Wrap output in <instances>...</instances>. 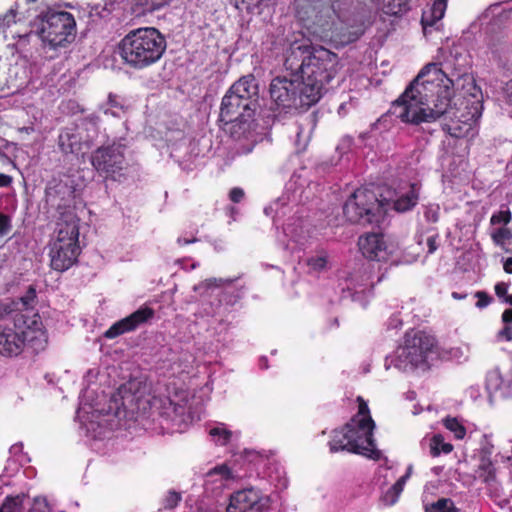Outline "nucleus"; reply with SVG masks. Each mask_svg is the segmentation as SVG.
I'll list each match as a JSON object with an SVG mask.
<instances>
[{
    "instance_id": "37998d69",
    "label": "nucleus",
    "mask_w": 512,
    "mask_h": 512,
    "mask_svg": "<svg viewBox=\"0 0 512 512\" xmlns=\"http://www.w3.org/2000/svg\"><path fill=\"white\" fill-rule=\"evenodd\" d=\"M384 2H387V4L390 6V5H393V6H397L398 9L397 10H394V9H390V13L392 14H398V13H401L403 11L402 9V5L404 4L403 0H383Z\"/></svg>"
},
{
    "instance_id": "393cba45",
    "label": "nucleus",
    "mask_w": 512,
    "mask_h": 512,
    "mask_svg": "<svg viewBox=\"0 0 512 512\" xmlns=\"http://www.w3.org/2000/svg\"><path fill=\"white\" fill-rule=\"evenodd\" d=\"M172 0H135V5L141 13H151L168 5Z\"/></svg>"
},
{
    "instance_id": "f03ea898",
    "label": "nucleus",
    "mask_w": 512,
    "mask_h": 512,
    "mask_svg": "<svg viewBox=\"0 0 512 512\" xmlns=\"http://www.w3.org/2000/svg\"><path fill=\"white\" fill-rule=\"evenodd\" d=\"M285 67L298 72L305 85V97L310 102H318L326 85L338 72V56L323 47L298 45L292 47L285 60Z\"/></svg>"
},
{
    "instance_id": "2eb2a0df",
    "label": "nucleus",
    "mask_w": 512,
    "mask_h": 512,
    "mask_svg": "<svg viewBox=\"0 0 512 512\" xmlns=\"http://www.w3.org/2000/svg\"><path fill=\"white\" fill-rule=\"evenodd\" d=\"M154 317V310L148 306L140 307L129 316L115 322L104 336L108 339L116 338L124 333L136 330L140 325L148 322Z\"/></svg>"
},
{
    "instance_id": "e433bc0d",
    "label": "nucleus",
    "mask_w": 512,
    "mask_h": 512,
    "mask_svg": "<svg viewBox=\"0 0 512 512\" xmlns=\"http://www.w3.org/2000/svg\"><path fill=\"white\" fill-rule=\"evenodd\" d=\"M16 8H10L4 15H0V27H9L16 21Z\"/></svg>"
},
{
    "instance_id": "4d7b16f0",
    "label": "nucleus",
    "mask_w": 512,
    "mask_h": 512,
    "mask_svg": "<svg viewBox=\"0 0 512 512\" xmlns=\"http://www.w3.org/2000/svg\"><path fill=\"white\" fill-rule=\"evenodd\" d=\"M246 0H235V6L239 8V3L244 4Z\"/></svg>"
},
{
    "instance_id": "6ab92c4d",
    "label": "nucleus",
    "mask_w": 512,
    "mask_h": 512,
    "mask_svg": "<svg viewBox=\"0 0 512 512\" xmlns=\"http://www.w3.org/2000/svg\"><path fill=\"white\" fill-rule=\"evenodd\" d=\"M235 479V475L227 464L217 465L210 469L205 476V485H215V488L221 489L230 480Z\"/></svg>"
},
{
    "instance_id": "a878e982",
    "label": "nucleus",
    "mask_w": 512,
    "mask_h": 512,
    "mask_svg": "<svg viewBox=\"0 0 512 512\" xmlns=\"http://www.w3.org/2000/svg\"><path fill=\"white\" fill-rule=\"evenodd\" d=\"M443 424L446 429L454 434V437L458 440H462L466 435V428L464 425L454 417H446L443 420Z\"/></svg>"
},
{
    "instance_id": "ddd939ff",
    "label": "nucleus",
    "mask_w": 512,
    "mask_h": 512,
    "mask_svg": "<svg viewBox=\"0 0 512 512\" xmlns=\"http://www.w3.org/2000/svg\"><path fill=\"white\" fill-rule=\"evenodd\" d=\"M269 506V498L255 488L239 490L230 496L227 512H247L251 509L264 511Z\"/></svg>"
},
{
    "instance_id": "9d476101",
    "label": "nucleus",
    "mask_w": 512,
    "mask_h": 512,
    "mask_svg": "<svg viewBox=\"0 0 512 512\" xmlns=\"http://www.w3.org/2000/svg\"><path fill=\"white\" fill-rule=\"evenodd\" d=\"M270 97L279 108L291 109L310 107L316 102H310L305 97V85L298 74H292L290 78L278 76L270 83Z\"/></svg>"
},
{
    "instance_id": "bb28decb",
    "label": "nucleus",
    "mask_w": 512,
    "mask_h": 512,
    "mask_svg": "<svg viewBox=\"0 0 512 512\" xmlns=\"http://www.w3.org/2000/svg\"><path fill=\"white\" fill-rule=\"evenodd\" d=\"M456 509L454 502L449 498H441L425 506V512H455Z\"/></svg>"
},
{
    "instance_id": "6e6d98bb",
    "label": "nucleus",
    "mask_w": 512,
    "mask_h": 512,
    "mask_svg": "<svg viewBox=\"0 0 512 512\" xmlns=\"http://www.w3.org/2000/svg\"><path fill=\"white\" fill-rule=\"evenodd\" d=\"M504 301L508 303L509 305H512V295H506L504 298Z\"/></svg>"
},
{
    "instance_id": "dca6fc26",
    "label": "nucleus",
    "mask_w": 512,
    "mask_h": 512,
    "mask_svg": "<svg viewBox=\"0 0 512 512\" xmlns=\"http://www.w3.org/2000/svg\"><path fill=\"white\" fill-rule=\"evenodd\" d=\"M358 247L362 255L369 260L383 261L390 254L383 235L379 233H368L360 236Z\"/></svg>"
},
{
    "instance_id": "864d4df0",
    "label": "nucleus",
    "mask_w": 512,
    "mask_h": 512,
    "mask_svg": "<svg viewBox=\"0 0 512 512\" xmlns=\"http://www.w3.org/2000/svg\"><path fill=\"white\" fill-rule=\"evenodd\" d=\"M452 297H453L454 299L461 300V299H464V298L466 297V295H462V294H460V293H458V292H453V293H452Z\"/></svg>"
},
{
    "instance_id": "a211bd4d",
    "label": "nucleus",
    "mask_w": 512,
    "mask_h": 512,
    "mask_svg": "<svg viewBox=\"0 0 512 512\" xmlns=\"http://www.w3.org/2000/svg\"><path fill=\"white\" fill-rule=\"evenodd\" d=\"M15 325L13 328L0 326V354L13 357L18 356L24 350V342L20 339Z\"/></svg>"
},
{
    "instance_id": "13d9d810",
    "label": "nucleus",
    "mask_w": 512,
    "mask_h": 512,
    "mask_svg": "<svg viewBox=\"0 0 512 512\" xmlns=\"http://www.w3.org/2000/svg\"><path fill=\"white\" fill-rule=\"evenodd\" d=\"M29 2H35L36 0H28Z\"/></svg>"
},
{
    "instance_id": "0eeeda50",
    "label": "nucleus",
    "mask_w": 512,
    "mask_h": 512,
    "mask_svg": "<svg viewBox=\"0 0 512 512\" xmlns=\"http://www.w3.org/2000/svg\"><path fill=\"white\" fill-rule=\"evenodd\" d=\"M36 31L45 44L61 47L74 40L76 21L69 12L48 10L38 17Z\"/></svg>"
},
{
    "instance_id": "2f4dec72",
    "label": "nucleus",
    "mask_w": 512,
    "mask_h": 512,
    "mask_svg": "<svg viewBox=\"0 0 512 512\" xmlns=\"http://www.w3.org/2000/svg\"><path fill=\"white\" fill-rule=\"evenodd\" d=\"M491 236L497 245H503L507 240L512 238V233L508 228L502 227L495 229Z\"/></svg>"
},
{
    "instance_id": "8fccbe9b",
    "label": "nucleus",
    "mask_w": 512,
    "mask_h": 512,
    "mask_svg": "<svg viewBox=\"0 0 512 512\" xmlns=\"http://www.w3.org/2000/svg\"><path fill=\"white\" fill-rule=\"evenodd\" d=\"M503 269L506 273L512 274V257H509L505 260Z\"/></svg>"
},
{
    "instance_id": "1a4fd4ad",
    "label": "nucleus",
    "mask_w": 512,
    "mask_h": 512,
    "mask_svg": "<svg viewBox=\"0 0 512 512\" xmlns=\"http://www.w3.org/2000/svg\"><path fill=\"white\" fill-rule=\"evenodd\" d=\"M126 151L127 146L122 141L102 145L92 152L91 165L99 175L116 180L128 167Z\"/></svg>"
},
{
    "instance_id": "cd10ccee",
    "label": "nucleus",
    "mask_w": 512,
    "mask_h": 512,
    "mask_svg": "<svg viewBox=\"0 0 512 512\" xmlns=\"http://www.w3.org/2000/svg\"><path fill=\"white\" fill-rule=\"evenodd\" d=\"M233 279H223V278H209L199 283L194 287L196 292H201L202 290H209L213 288H219L225 285H231L233 283Z\"/></svg>"
},
{
    "instance_id": "de8ad7c7",
    "label": "nucleus",
    "mask_w": 512,
    "mask_h": 512,
    "mask_svg": "<svg viewBox=\"0 0 512 512\" xmlns=\"http://www.w3.org/2000/svg\"><path fill=\"white\" fill-rule=\"evenodd\" d=\"M501 320L503 324H512V308L504 310Z\"/></svg>"
},
{
    "instance_id": "7c9ffc66",
    "label": "nucleus",
    "mask_w": 512,
    "mask_h": 512,
    "mask_svg": "<svg viewBox=\"0 0 512 512\" xmlns=\"http://www.w3.org/2000/svg\"><path fill=\"white\" fill-rule=\"evenodd\" d=\"M325 39L333 42L335 44L344 45L351 41L350 37H346L344 34L338 32V28L335 30H327L325 31V35L323 36Z\"/></svg>"
},
{
    "instance_id": "c9c22d12",
    "label": "nucleus",
    "mask_w": 512,
    "mask_h": 512,
    "mask_svg": "<svg viewBox=\"0 0 512 512\" xmlns=\"http://www.w3.org/2000/svg\"><path fill=\"white\" fill-rule=\"evenodd\" d=\"M12 229V219L9 215L0 212V237L6 236Z\"/></svg>"
},
{
    "instance_id": "a18cd8bd",
    "label": "nucleus",
    "mask_w": 512,
    "mask_h": 512,
    "mask_svg": "<svg viewBox=\"0 0 512 512\" xmlns=\"http://www.w3.org/2000/svg\"><path fill=\"white\" fill-rule=\"evenodd\" d=\"M36 297V291L33 287H29L27 295L22 298L23 304L28 305L30 301H33Z\"/></svg>"
},
{
    "instance_id": "603ef678",
    "label": "nucleus",
    "mask_w": 512,
    "mask_h": 512,
    "mask_svg": "<svg viewBox=\"0 0 512 512\" xmlns=\"http://www.w3.org/2000/svg\"><path fill=\"white\" fill-rule=\"evenodd\" d=\"M0 512H12L11 505L6 503L3 504V506L0 508Z\"/></svg>"
},
{
    "instance_id": "4be33fe9",
    "label": "nucleus",
    "mask_w": 512,
    "mask_h": 512,
    "mask_svg": "<svg viewBox=\"0 0 512 512\" xmlns=\"http://www.w3.org/2000/svg\"><path fill=\"white\" fill-rule=\"evenodd\" d=\"M58 145L60 150L65 154L78 153L81 150V142L78 136L68 130H64L60 133Z\"/></svg>"
},
{
    "instance_id": "c03bdc74",
    "label": "nucleus",
    "mask_w": 512,
    "mask_h": 512,
    "mask_svg": "<svg viewBox=\"0 0 512 512\" xmlns=\"http://www.w3.org/2000/svg\"><path fill=\"white\" fill-rule=\"evenodd\" d=\"M507 291H508V286L507 284L501 282V283H497L495 285V293L498 297L502 298V297H506L507 294Z\"/></svg>"
},
{
    "instance_id": "39448f33",
    "label": "nucleus",
    "mask_w": 512,
    "mask_h": 512,
    "mask_svg": "<svg viewBox=\"0 0 512 512\" xmlns=\"http://www.w3.org/2000/svg\"><path fill=\"white\" fill-rule=\"evenodd\" d=\"M55 233V238L50 243V266L63 272L76 263L80 254L79 218L72 210L60 214Z\"/></svg>"
},
{
    "instance_id": "79ce46f5",
    "label": "nucleus",
    "mask_w": 512,
    "mask_h": 512,
    "mask_svg": "<svg viewBox=\"0 0 512 512\" xmlns=\"http://www.w3.org/2000/svg\"><path fill=\"white\" fill-rule=\"evenodd\" d=\"M244 190L240 187H234L229 192V198L234 203H239L244 199Z\"/></svg>"
},
{
    "instance_id": "412c9836",
    "label": "nucleus",
    "mask_w": 512,
    "mask_h": 512,
    "mask_svg": "<svg viewBox=\"0 0 512 512\" xmlns=\"http://www.w3.org/2000/svg\"><path fill=\"white\" fill-rule=\"evenodd\" d=\"M413 466L409 465L406 472L401 476L394 485H392L383 495L382 500L387 505H393L397 502L400 494L402 493L407 480L411 477Z\"/></svg>"
},
{
    "instance_id": "f3484780",
    "label": "nucleus",
    "mask_w": 512,
    "mask_h": 512,
    "mask_svg": "<svg viewBox=\"0 0 512 512\" xmlns=\"http://www.w3.org/2000/svg\"><path fill=\"white\" fill-rule=\"evenodd\" d=\"M420 185L418 183L404 182L394 189L391 199L393 208L397 212H407L416 206L419 200Z\"/></svg>"
},
{
    "instance_id": "c756f323",
    "label": "nucleus",
    "mask_w": 512,
    "mask_h": 512,
    "mask_svg": "<svg viewBox=\"0 0 512 512\" xmlns=\"http://www.w3.org/2000/svg\"><path fill=\"white\" fill-rule=\"evenodd\" d=\"M478 477L482 479L484 482H489L494 479V468L491 462L483 461L478 470Z\"/></svg>"
},
{
    "instance_id": "b1692460",
    "label": "nucleus",
    "mask_w": 512,
    "mask_h": 512,
    "mask_svg": "<svg viewBox=\"0 0 512 512\" xmlns=\"http://www.w3.org/2000/svg\"><path fill=\"white\" fill-rule=\"evenodd\" d=\"M209 435L216 444L226 445L232 437V431H230L225 424L218 423L209 430Z\"/></svg>"
},
{
    "instance_id": "4c0bfd02",
    "label": "nucleus",
    "mask_w": 512,
    "mask_h": 512,
    "mask_svg": "<svg viewBox=\"0 0 512 512\" xmlns=\"http://www.w3.org/2000/svg\"><path fill=\"white\" fill-rule=\"evenodd\" d=\"M181 501V495L178 492L170 491L164 499V507L166 509L175 508Z\"/></svg>"
},
{
    "instance_id": "c85d7f7f",
    "label": "nucleus",
    "mask_w": 512,
    "mask_h": 512,
    "mask_svg": "<svg viewBox=\"0 0 512 512\" xmlns=\"http://www.w3.org/2000/svg\"><path fill=\"white\" fill-rule=\"evenodd\" d=\"M307 266L312 271L321 272V271L327 269V266H328L327 256L325 254L312 256L307 259Z\"/></svg>"
},
{
    "instance_id": "3c124183",
    "label": "nucleus",
    "mask_w": 512,
    "mask_h": 512,
    "mask_svg": "<svg viewBox=\"0 0 512 512\" xmlns=\"http://www.w3.org/2000/svg\"><path fill=\"white\" fill-rule=\"evenodd\" d=\"M23 444L22 443H16L10 447V453L13 455H17L18 453L22 452Z\"/></svg>"
},
{
    "instance_id": "72a5a7b5",
    "label": "nucleus",
    "mask_w": 512,
    "mask_h": 512,
    "mask_svg": "<svg viewBox=\"0 0 512 512\" xmlns=\"http://www.w3.org/2000/svg\"><path fill=\"white\" fill-rule=\"evenodd\" d=\"M108 104L110 105V108L106 109L105 113H110L113 116H118L119 111L123 110V106L120 104L119 98L116 95H109Z\"/></svg>"
},
{
    "instance_id": "f257e3e1",
    "label": "nucleus",
    "mask_w": 512,
    "mask_h": 512,
    "mask_svg": "<svg viewBox=\"0 0 512 512\" xmlns=\"http://www.w3.org/2000/svg\"><path fill=\"white\" fill-rule=\"evenodd\" d=\"M450 84H453L452 80L439 64H427L392 103L389 113L409 124L433 122L444 117L443 130L449 135L455 138L474 137L482 115V102L477 96L471 95L459 106L456 102L452 106Z\"/></svg>"
},
{
    "instance_id": "a19ab883",
    "label": "nucleus",
    "mask_w": 512,
    "mask_h": 512,
    "mask_svg": "<svg viewBox=\"0 0 512 512\" xmlns=\"http://www.w3.org/2000/svg\"><path fill=\"white\" fill-rule=\"evenodd\" d=\"M475 297L478 299L476 306L480 309L487 307L492 301V298L483 291L476 292Z\"/></svg>"
},
{
    "instance_id": "473e14b6",
    "label": "nucleus",
    "mask_w": 512,
    "mask_h": 512,
    "mask_svg": "<svg viewBox=\"0 0 512 512\" xmlns=\"http://www.w3.org/2000/svg\"><path fill=\"white\" fill-rule=\"evenodd\" d=\"M511 221V212L507 210H501L494 213L490 218V223L492 225L497 224H508Z\"/></svg>"
},
{
    "instance_id": "ea45409f",
    "label": "nucleus",
    "mask_w": 512,
    "mask_h": 512,
    "mask_svg": "<svg viewBox=\"0 0 512 512\" xmlns=\"http://www.w3.org/2000/svg\"><path fill=\"white\" fill-rule=\"evenodd\" d=\"M440 236L438 233L430 235L426 240L428 254H433L439 247Z\"/></svg>"
},
{
    "instance_id": "f704fd0d",
    "label": "nucleus",
    "mask_w": 512,
    "mask_h": 512,
    "mask_svg": "<svg viewBox=\"0 0 512 512\" xmlns=\"http://www.w3.org/2000/svg\"><path fill=\"white\" fill-rule=\"evenodd\" d=\"M439 211L438 205H428L424 208V217L428 222L436 223L439 220Z\"/></svg>"
},
{
    "instance_id": "49530a36",
    "label": "nucleus",
    "mask_w": 512,
    "mask_h": 512,
    "mask_svg": "<svg viewBox=\"0 0 512 512\" xmlns=\"http://www.w3.org/2000/svg\"><path fill=\"white\" fill-rule=\"evenodd\" d=\"M12 177L6 174L0 173V188L9 187L12 184Z\"/></svg>"
},
{
    "instance_id": "09e8293b",
    "label": "nucleus",
    "mask_w": 512,
    "mask_h": 512,
    "mask_svg": "<svg viewBox=\"0 0 512 512\" xmlns=\"http://www.w3.org/2000/svg\"><path fill=\"white\" fill-rule=\"evenodd\" d=\"M196 241H197V239L195 237H193V238H186V237H182L181 236V237H178V239H177V243L179 245H187V244L194 243Z\"/></svg>"
},
{
    "instance_id": "58836bf2",
    "label": "nucleus",
    "mask_w": 512,
    "mask_h": 512,
    "mask_svg": "<svg viewBox=\"0 0 512 512\" xmlns=\"http://www.w3.org/2000/svg\"><path fill=\"white\" fill-rule=\"evenodd\" d=\"M496 338L498 341H512V324H504L503 328L497 332Z\"/></svg>"
},
{
    "instance_id": "20e7f679",
    "label": "nucleus",
    "mask_w": 512,
    "mask_h": 512,
    "mask_svg": "<svg viewBox=\"0 0 512 512\" xmlns=\"http://www.w3.org/2000/svg\"><path fill=\"white\" fill-rule=\"evenodd\" d=\"M164 35L154 27L131 30L119 43V55L124 64L136 69H145L158 62L166 51Z\"/></svg>"
},
{
    "instance_id": "bf43d9fd",
    "label": "nucleus",
    "mask_w": 512,
    "mask_h": 512,
    "mask_svg": "<svg viewBox=\"0 0 512 512\" xmlns=\"http://www.w3.org/2000/svg\"><path fill=\"white\" fill-rule=\"evenodd\" d=\"M455 512H459V510H458V509H456V510H455Z\"/></svg>"
},
{
    "instance_id": "6e6552de",
    "label": "nucleus",
    "mask_w": 512,
    "mask_h": 512,
    "mask_svg": "<svg viewBox=\"0 0 512 512\" xmlns=\"http://www.w3.org/2000/svg\"><path fill=\"white\" fill-rule=\"evenodd\" d=\"M244 103L228 93L221 102L219 120L230 125L228 131L235 140L255 141L256 123L254 117L244 116Z\"/></svg>"
},
{
    "instance_id": "5701e85b",
    "label": "nucleus",
    "mask_w": 512,
    "mask_h": 512,
    "mask_svg": "<svg viewBox=\"0 0 512 512\" xmlns=\"http://www.w3.org/2000/svg\"><path fill=\"white\" fill-rule=\"evenodd\" d=\"M430 454L432 457H438L440 454H449L453 450V445L445 442L441 434L432 436L429 442Z\"/></svg>"
},
{
    "instance_id": "423d86ee",
    "label": "nucleus",
    "mask_w": 512,
    "mask_h": 512,
    "mask_svg": "<svg viewBox=\"0 0 512 512\" xmlns=\"http://www.w3.org/2000/svg\"><path fill=\"white\" fill-rule=\"evenodd\" d=\"M436 350L437 341L434 336L422 330L411 329L405 333L403 344L387 362L403 372L417 368L427 369Z\"/></svg>"
},
{
    "instance_id": "5fc2aeb1",
    "label": "nucleus",
    "mask_w": 512,
    "mask_h": 512,
    "mask_svg": "<svg viewBox=\"0 0 512 512\" xmlns=\"http://www.w3.org/2000/svg\"><path fill=\"white\" fill-rule=\"evenodd\" d=\"M41 504H43L44 507L47 508V504H46V500L45 499H43V500L37 499L35 501V505H41Z\"/></svg>"
},
{
    "instance_id": "4468645a",
    "label": "nucleus",
    "mask_w": 512,
    "mask_h": 512,
    "mask_svg": "<svg viewBox=\"0 0 512 512\" xmlns=\"http://www.w3.org/2000/svg\"><path fill=\"white\" fill-rule=\"evenodd\" d=\"M244 103V116L254 117L257 108L258 86L251 75L244 76L235 82L226 92Z\"/></svg>"
},
{
    "instance_id": "f8f14e48",
    "label": "nucleus",
    "mask_w": 512,
    "mask_h": 512,
    "mask_svg": "<svg viewBox=\"0 0 512 512\" xmlns=\"http://www.w3.org/2000/svg\"><path fill=\"white\" fill-rule=\"evenodd\" d=\"M14 323L18 333L21 334L20 339L24 342V349L29 348L35 353L45 349L47 335L38 314H33L32 316L18 314L14 319Z\"/></svg>"
},
{
    "instance_id": "aec40b11",
    "label": "nucleus",
    "mask_w": 512,
    "mask_h": 512,
    "mask_svg": "<svg viewBox=\"0 0 512 512\" xmlns=\"http://www.w3.org/2000/svg\"><path fill=\"white\" fill-rule=\"evenodd\" d=\"M446 9L447 0H434L432 6L422 14L423 29L426 30L427 27H432L440 21L444 17Z\"/></svg>"
},
{
    "instance_id": "9b49d317",
    "label": "nucleus",
    "mask_w": 512,
    "mask_h": 512,
    "mask_svg": "<svg viewBox=\"0 0 512 512\" xmlns=\"http://www.w3.org/2000/svg\"><path fill=\"white\" fill-rule=\"evenodd\" d=\"M377 207L378 199L375 193L368 188H358L345 202L343 212L352 223H372L374 209Z\"/></svg>"
},
{
    "instance_id": "7ed1b4c3",
    "label": "nucleus",
    "mask_w": 512,
    "mask_h": 512,
    "mask_svg": "<svg viewBox=\"0 0 512 512\" xmlns=\"http://www.w3.org/2000/svg\"><path fill=\"white\" fill-rule=\"evenodd\" d=\"M358 412L341 430H334L329 441L330 452L347 451L377 460L381 452L373 438L375 423L370 415L367 402L357 397Z\"/></svg>"
}]
</instances>
